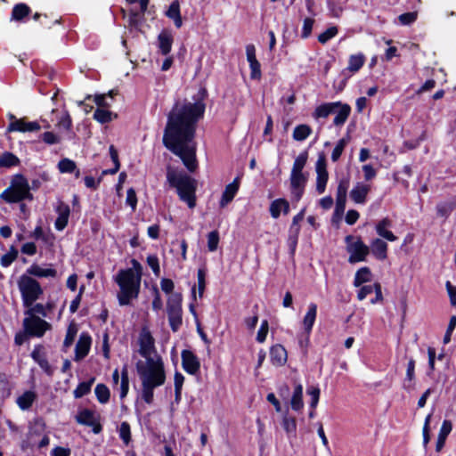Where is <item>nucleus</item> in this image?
Here are the masks:
<instances>
[{
	"mask_svg": "<svg viewBox=\"0 0 456 456\" xmlns=\"http://www.w3.org/2000/svg\"><path fill=\"white\" fill-rule=\"evenodd\" d=\"M289 180L292 197L298 201L304 193L307 178L304 174L290 173Z\"/></svg>",
	"mask_w": 456,
	"mask_h": 456,
	"instance_id": "ddd939ff",
	"label": "nucleus"
},
{
	"mask_svg": "<svg viewBox=\"0 0 456 456\" xmlns=\"http://www.w3.org/2000/svg\"><path fill=\"white\" fill-rule=\"evenodd\" d=\"M339 106L338 102H327L319 105L315 108L314 111L313 112V118L315 119L318 118H325L329 117L330 114L335 113L336 108Z\"/></svg>",
	"mask_w": 456,
	"mask_h": 456,
	"instance_id": "393cba45",
	"label": "nucleus"
},
{
	"mask_svg": "<svg viewBox=\"0 0 456 456\" xmlns=\"http://www.w3.org/2000/svg\"><path fill=\"white\" fill-rule=\"evenodd\" d=\"M166 178L168 186L176 191L179 199L190 208H195L197 181L183 171L171 166L167 167Z\"/></svg>",
	"mask_w": 456,
	"mask_h": 456,
	"instance_id": "7ed1b4c3",
	"label": "nucleus"
},
{
	"mask_svg": "<svg viewBox=\"0 0 456 456\" xmlns=\"http://www.w3.org/2000/svg\"><path fill=\"white\" fill-rule=\"evenodd\" d=\"M174 37L168 30H162L158 36L157 46L159 52L163 55H167L172 48Z\"/></svg>",
	"mask_w": 456,
	"mask_h": 456,
	"instance_id": "a211bd4d",
	"label": "nucleus"
},
{
	"mask_svg": "<svg viewBox=\"0 0 456 456\" xmlns=\"http://www.w3.org/2000/svg\"><path fill=\"white\" fill-rule=\"evenodd\" d=\"M184 377L180 372H175L174 377L175 383V399L176 402H179L181 399L182 387L183 385Z\"/></svg>",
	"mask_w": 456,
	"mask_h": 456,
	"instance_id": "79ce46f5",
	"label": "nucleus"
},
{
	"mask_svg": "<svg viewBox=\"0 0 456 456\" xmlns=\"http://www.w3.org/2000/svg\"><path fill=\"white\" fill-rule=\"evenodd\" d=\"M129 388V379L127 369L125 367L121 371L120 398L126 396Z\"/></svg>",
	"mask_w": 456,
	"mask_h": 456,
	"instance_id": "49530a36",
	"label": "nucleus"
},
{
	"mask_svg": "<svg viewBox=\"0 0 456 456\" xmlns=\"http://www.w3.org/2000/svg\"><path fill=\"white\" fill-rule=\"evenodd\" d=\"M29 13V7L25 4H16L12 12V19L15 20H21Z\"/></svg>",
	"mask_w": 456,
	"mask_h": 456,
	"instance_id": "f704fd0d",
	"label": "nucleus"
},
{
	"mask_svg": "<svg viewBox=\"0 0 456 456\" xmlns=\"http://www.w3.org/2000/svg\"><path fill=\"white\" fill-rule=\"evenodd\" d=\"M454 208L452 203H441L436 206V212L439 216H447Z\"/></svg>",
	"mask_w": 456,
	"mask_h": 456,
	"instance_id": "5fc2aeb1",
	"label": "nucleus"
},
{
	"mask_svg": "<svg viewBox=\"0 0 456 456\" xmlns=\"http://www.w3.org/2000/svg\"><path fill=\"white\" fill-rule=\"evenodd\" d=\"M139 344V353L145 358V362L139 361L136 370L142 381V397L150 404L153 402L154 388L165 383L166 374L161 358L152 356L155 351L154 338L148 330L143 329L140 333Z\"/></svg>",
	"mask_w": 456,
	"mask_h": 456,
	"instance_id": "f03ea898",
	"label": "nucleus"
},
{
	"mask_svg": "<svg viewBox=\"0 0 456 456\" xmlns=\"http://www.w3.org/2000/svg\"><path fill=\"white\" fill-rule=\"evenodd\" d=\"M110 155L114 163V168L110 169V171H104V174L110 173L113 175L116 174L120 167L118 151L113 145L110 146Z\"/></svg>",
	"mask_w": 456,
	"mask_h": 456,
	"instance_id": "603ef678",
	"label": "nucleus"
},
{
	"mask_svg": "<svg viewBox=\"0 0 456 456\" xmlns=\"http://www.w3.org/2000/svg\"><path fill=\"white\" fill-rule=\"evenodd\" d=\"M364 63V56L362 54L351 55L348 61V69L352 72L358 71Z\"/></svg>",
	"mask_w": 456,
	"mask_h": 456,
	"instance_id": "c9c22d12",
	"label": "nucleus"
},
{
	"mask_svg": "<svg viewBox=\"0 0 456 456\" xmlns=\"http://www.w3.org/2000/svg\"><path fill=\"white\" fill-rule=\"evenodd\" d=\"M126 202L127 205L131 207L133 211L135 210L137 204V197L135 191L133 188L127 190Z\"/></svg>",
	"mask_w": 456,
	"mask_h": 456,
	"instance_id": "052dcab7",
	"label": "nucleus"
},
{
	"mask_svg": "<svg viewBox=\"0 0 456 456\" xmlns=\"http://www.w3.org/2000/svg\"><path fill=\"white\" fill-rule=\"evenodd\" d=\"M316 314L317 305L314 303H311L308 306V311L303 320L304 329L307 333H310L312 330V328L316 319Z\"/></svg>",
	"mask_w": 456,
	"mask_h": 456,
	"instance_id": "cd10ccee",
	"label": "nucleus"
},
{
	"mask_svg": "<svg viewBox=\"0 0 456 456\" xmlns=\"http://www.w3.org/2000/svg\"><path fill=\"white\" fill-rule=\"evenodd\" d=\"M149 0H126L122 7L124 15L129 16L130 25H134L138 15L143 13L148 6Z\"/></svg>",
	"mask_w": 456,
	"mask_h": 456,
	"instance_id": "9d476101",
	"label": "nucleus"
},
{
	"mask_svg": "<svg viewBox=\"0 0 456 456\" xmlns=\"http://www.w3.org/2000/svg\"><path fill=\"white\" fill-rule=\"evenodd\" d=\"M219 243V234L217 231H213L208 235V250L213 252L217 249Z\"/></svg>",
	"mask_w": 456,
	"mask_h": 456,
	"instance_id": "3c124183",
	"label": "nucleus"
},
{
	"mask_svg": "<svg viewBox=\"0 0 456 456\" xmlns=\"http://www.w3.org/2000/svg\"><path fill=\"white\" fill-rule=\"evenodd\" d=\"M270 360L275 366H283L288 360V354L285 347L280 344L270 348Z\"/></svg>",
	"mask_w": 456,
	"mask_h": 456,
	"instance_id": "f3484780",
	"label": "nucleus"
},
{
	"mask_svg": "<svg viewBox=\"0 0 456 456\" xmlns=\"http://www.w3.org/2000/svg\"><path fill=\"white\" fill-rule=\"evenodd\" d=\"M299 231L300 227H296L295 230H289V243L292 252L295 251L297 247Z\"/></svg>",
	"mask_w": 456,
	"mask_h": 456,
	"instance_id": "680f3d73",
	"label": "nucleus"
},
{
	"mask_svg": "<svg viewBox=\"0 0 456 456\" xmlns=\"http://www.w3.org/2000/svg\"><path fill=\"white\" fill-rule=\"evenodd\" d=\"M307 394L311 396L310 406L314 409L319 402L320 398V389L316 387H312L308 388Z\"/></svg>",
	"mask_w": 456,
	"mask_h": 456,
	"instance_id": "13d9d810",
	"label": "nucleus"
},
{
	"mask_svg": "<svg viewBox=\"0 0 456 456\" xmlns=\"http://www.w3.org/2000/svg\"><path fill=\"white\" fill-rule=\"evenodd\" d=\"M239 189V182L238 179H235L232 183H229L224 191L223 192L222 199L220 200V206L222 208L225 207L228 203H230L235 194L237 193Z\"/></svg>",
	"mask_w": 456,
	"mask_h": 456,
	"instance_id": "a878e982",
	"label": "nucleus"
},
{
	"mask_svg": "<svg viewBox=\"0 0 456 456\" xmlns=\"http://www.w3.org/2000/svg\"><path fill=\"white\" fill-rule=\"evenodd\" d=\"M28 308V309L25 312V314L28 316H37V314H38L45 317L47 315L45 307L42 304L32 305Z\"/></svg>",
	"mask_w": 456,
	"mask_h": 456,
	"instance_id": "09e8293b",
	"label": "nucleus"
},
{
	"mask_svg": "<svg viewBox=\"0 0 456 456\" xmlns=\"http://www.w3.org/2000/svg\"><path fill=\"white\" fill-rule=\"evenodd\" d=\"M10 118L13 121L8 126L9 132H33L40 129V125L37 121L27 122L24 118L16 119L13 115H10Z\"/></svg>",
	"mask_w": 456,
	"mask_h": 456,
	"instance_id": "4468645a",
	"label": "nucleus"
},
{
	"mask_svg": "<svg viewBox=\"0 0 456 456\" xmlns=\"http://www.w3.org/2000/svg\"><path fill=\"white\" fill-rule=\"evenodd\" d=\"M290 405L292 410L300 411L303 406V387L301 384H296L293 391V395L290 400Z\"/></svg>",
	"mask_w": 456,
	"mask_h": 456,
	"instance_id": "c756f323",
	"label": "nucleus"
},
{
	"mask_svg": "<svg viewBox=\"0 0 456 456\" xmlns=\"http://www.w3.org/2000/svg\"><path fill=\"white\" fill-rule=\"evenodd\" d=\"M197 277H198L199 297H202L204 290H205V287H206V280H205L206 274H205L204 270L199 269Z\"/></svg>",
	"mask_w": 456,
	"mask_h": 456,
	"instance_id": "bf43d9fd",
	"label": "nucleus"
},
{
	"mask_svg": "<svg viewBox=\"0 0 456 456\" xmlns=\"http://www.w3.org/2000/svg\"><path fill=\"white\" fill-rule=\"evenodd\" d=\"M306 161H307V153L306 152L300 153L296 158V159L293 163L291 173L304 174L303 168L305 167Z\"/></svg>",
	"mask_w": 456,
	"mask_h": 456,
	"instance_id": "58836bf2",
	"label": "nucleus"
},
{
	"mask_svg": "<svg viewBox=\"0 0 456 456\" xmlns=\"http://www.w3.org/2000/svg\"><path fill=\"white\" fill-rule=\"evenodd\" d=\"M338 102L339 106L336 108L333 124L337 126H340L344 125L348 118L351 112V107L348 104L342 103L340 102Z\"/></svg>",
	"mask_w": 456,
	"mask_h": 456,
	"instance_id": "b1692460",
	"label": "nucleus"
},
{
	"mask_svg": "<svg viewBox=\"0 0 456 456\" xmlns=\"http://www.w3.org/2000/svg\"><path fill=\"white\" fill-rule=\"evenodd\" d=\"M94 382V379H91L89 381L81 382L77 388L74 390L73 394L76 398H81L84 395H87L90 390L93 383Z\"/></svg>",
	"mask_w": 456,
	"mask_h": 456,
	"instance_id": "4c0bfd02",
	"label": "nucleus"
},
{
	"mask_svg": "<svg viewBox=\"0 0 456 456\" xmlns=\"http://www.w3.org/2000/svg\"><path fill=\"white\" fill-rule=\"evenodd\" d=\"M348 186H349L348 179L340 180V182L338 185L337 195H336V208H335V212H334V214L337 216H341L344 214V211L346 208V194H347Z\"/></svg>",
	"mask_w": 456,
	"mask_h": 456,
	"instance_id": "f8f14e48",
	"label": "nucleus"
},
{
	"mask_svg": "<svg viewBox=\"0 0 456 456\" xmlns=\"http://www.w3.org/2000/svg\"><path fill=\"white\" fill-rule=\"evenodd\" d=\"M348 141H349V137L342 138L338 142L337 145L335 146V148L331 153L332 161L336 162L338 160V159L340 158Z\"/></svg>",
	"mask_w": 456,
	"mask_h": 456,
	"instance_id": "c03bdc74",
	"label": "nucleus"
},
{
	"mask_svg": "<svg viewBox=\"0 0 456 456\" xmlns=\"http://www.w3.org/2000/svg\"><path fill=\"white\" fill-rule=\"evenodd\" d=\"M248 63L250 67V77L252 79L259 80L262 75L259 61L256 60Z\"/></svg>",
	"mask_w": 456,
	"mask_h": 456,
	"instance_id": "6e6d98bb",
	"label": "nucleus"
},
{
	"mask_svg": "<svg viewBox=\"0 0 456 456\" xmlns=\"http://www.w3.org/2000/svg\"><path fill=\"white\" fill-rule=\"evenodd\" d=\"M370 270L369 267H362L360 268L354 276V285L355 287L361 286L364 282H368L370 281Z\"/></svg>",
	"mask_w": 456,
	"mask_h": 456,
	"instance_id": "473e14b6",
	"label": "nucleus"
},
{
	"mask_svg": "<svg viewBox=\"0 0 456 456\" xmlns=\"http://www.w3.org/2000/svg\"><path fill=\"white\" fill-rule=\"evenodd\" d=\"M370 191V184L357 183L350 191V198L357 204H363L366 201V198Z\"/></svg>",
	"mask_w": 456,
	"mask_h": 456,
	"instance_id": "aec40b11",
	"label": "nucleus"
},
{
	"mask_svg": "<svg viewBox=\"0 0 456 456\" xmlns=\"http://www.w3.org/2000/svg\"><path fill=\"white\" fill-rule=\"evenodd\" d=\"M27 273L29 275H33L38 278L43 277H55L57 274V272L55 269L53 268H44L38 265H32L29 268L27 269Z\"/></svg>",
	"mask_w": 456,
	"mask_h": 456,
	"instance_id": "bb28decb",
	"label": "nucleus"
},
{
	"mask_svg": "<svg viewBox=\"0 0 456 456\" xmlns=\"http://www.w3.org/2000/svg\"><path fill=\"white\" fill-rule=\"evenodd\" d=\"M282 427L288 435H295L297 429L295 418L284 415L282 419Z\"/></svg>",
	"mask_w": 456,
	"mask_h": 456,
	"instance_id": "37998d69",
	"label": "nucleus"
},
{
	"mask_svg": "<svg viewBox=\"0 0 456 456\" xmlns=\"http://www.w3.org/2000/svg\"><path fill=\"white\" fill-rule=\"evenodd\" d=\"M91 341L89 335L86 333L80 335L75 348V361H80L87 355L91 346Z\"/></svg>",
	"mask_w": 456,
	"mask_h": 456,
	"instance_id": "6ab92c4d",
	"label": "nucleus"
},
{
	"mask_svg": "<svg viewBox=\"0 0 456 456\" xmlns=\"http://www.w3.org/2000/svg\"><path fill=\"white\" fill-rule=\"evenodd\" d=\"M58 167L61 173H73L77 169L76 163L69 159H61L58 164Z\"/></svg>",
	"mask_w": 456,
	"mask_h": 456,
	"instance_id": "de8ad7c7",
	"label": "nucleus"
},
{
	"mask_svg": "<svg viewBox=\"0 0 456 456\" xmlns=\"http://www.w3.org/2000/svg\"><path fill=\"white\" fill-rule=\"evenodd\" d=\"M445 287L450 297L451 304L453 306H456V287L453 286L450 281H446Z\"/></svg>",
	"mask_w": 456,
	"mask_h": 456,
	"instance_id": "774afa93",
	"label": "nucleus"
},
{
	"mask_svg": "<svg viewBox=\"0 0 456 456\" xmlns=\"http://www.w3.org/2000/svg\"><path fill=\"white\" fill-rule=\"evenodd\" d=\"M25 332L31 337H42L51 325L38 316H28L23 320Z\"/></svg>",
	"mask_w": 456,
	"mask_h": 456,
	"instance_id": "1a4fd4ad",
	"label": "nucleus"
},
{
	"mask_svg": "<svg viewBox=\"0 0 456 456\" xmlns=\"http://www.w3.org/2000/svg\"><path fill=\"white\" fill-rule=\"evenodd\" d=\"M204 111L205 104L201 100L176 103L168 115L165 128L164 145L182 159L190 172L198 167L194 136L196 124Z\"/></svg>",
	"mask_w": 456,
	"mask_h": 456,
	"instance_id": "f257e3e1",
	"label": "nucleus"
},
{
	"mask_svg": "<svg viewBox=\"0 0 456 456\" xmlns=\"http://www.w3.org/2000/svg\"><path fill=\"white\" fill-rule=\"evenodd\" d=\"M281 204L280 199L273 200L270 205V213L273 218L277 219L281 213Z\"/></svg>",
	"mask_w": 456,
	"mask_h": 456,
	"instance_id": "e2e57ef3",
	"label": "nucleus"
},
{
	"mask_svg": "<svg viewBox=\"0 0 456 456\" xmlns=\"http://www.w3.org/2000/svg\"><path fill=\"white\" fill-rule=\"evenodd\" d=\"M0 198L7 203H17L24 200H32L33 195L30 193L27 178L20 174L15 175L11 180L10 186L0 194Z\"/></svg>",
	"mask_w": 456,
	"mask_h": 456,
	"instance_id": "39448f33",
	"label": "nucleus"
},
{
	"mask_svg": "<svg viewBox=\"0 0 456 456\" xmlns=\"http://www.w3.org/2000/svg\"><path fill=\"white\" fill-rule=\"evenodd\" d=\"M312 133V128L305 124L297 126L292 134V137L295 141L302 142L305 140Z\"/></svg>",
	"mask_w": 456,
	"mask_h": 456,
	"instance_id": "7c9ffc66",
	"label": "nucleus"
},
{
	"mask_svg": "<svg viewBox=\"0 0 456 456\" xmlns=\"http://www.w3.org/2000/svg\"><path fill=\"white\" fill-rule=\"evenodd\" d=\"M391 225V220L387 217H385L377 224L376 232L380 237L387 240L388 241H395L396 240L397 237L388 230Z\"/></svg>",
	"mask_w": 456,
	"mask_h": 456,
	"instance_id": "5701e85b",
	"label": "nucleus"
},
{
	"mask_svg": "<svg viewBox=\"0 0 456 456\" xmlns=\"http://www.w3.org/2000/svg\"><path fill=\"white\" fill-rule=\"evenodd\" d=\"M452 429V422L447 419L444 420L442 427L440 428L438 436L446 439L447 436H449V434L451 433Z\"/></svg>",
	"mask_w": 456,
	"mask_h": 456,
	"instance_id": "0e129e2a",
	"label": "nucleus"
},
{
	"mask_svg": "<svg viewBox=\"0 0 456 456\" xmlns=\"http://www.w3.org/2000/svg\"><path fill=\"white\" fill-rule=\"evenodd\" d=\"M94 393H95V395L97 397V400L101 403H106L109 401V399H110V390L103 384H98L95 387Z\"/></svg>",
	"mask_w": 456,
	"mask_h": 456,
	"instance_id": "e433bc0d",
	"label": "nucleus"
},
{
	"mask_svg": "<svg viewBox=\"0 0 456 456\" xmlns=\"http://www.w3.org/2000/svg\"><path fill=\"white\" fill-rule=\"evenodd\" d=\"M370 248V252L379 260H385L387 257V244L381 239H374Z\"/></svg>",
	"mask_w": 456,
	"mask_h": 456,
	"instance_id": "4be33fe9",
	"label": "nucleus"
},
{
	"mask_svg": "<svg viewBox=\"0 0 456 456\" xmlns=\"http://www.w3.org/2000/svg\"><path fill=\"white\" fill-rule=\"evenodd\" d=\"M18 256V250L14 247H11L9 252L3 255L0 258V265L3 267H8Z\"/></svg>",
	"mask_w": 456,
	"mask_h": 456,
	"instance_id": "ea45409f",
	"label": "nucleus"
},
{
	"mask_svg": "<svg viewBox=\"0 0 456 456\" xmlns=\"http://www.w3.org/2000/svg\"><path fill=\"white\" fill-rule=\"evenodd\" d=\"M36 399L35 393L27 391L18 397L17 403L21 410H28Z\"/></svg>",
	"mask_w": 456,
	"mask_h": 456,
	"instance_id": "72a5a7b5",
	"label": "nucleus"
},
{
	"mask_svg": "<svg viewBox=\"0 0 456 456\" xmlns=\"http://www.w3.org/2000/svg\"><path fill=\"white\" fill-rule=\"evenodd\" d=\"M56 211L58 213V217L54 225L58 231H62L68 224L70 209L67 204L61 202L58 205Z\"/></svg>",
	"mask_w": 456,
	"mask_h": 456,
	"instance_id": "412c9836",
	"label": "nucleus"
},
{
	"mask_svg": "<svg viewBox=\"0 0 456 456\" xmlns=\"http://www.w3.org/2000/svg\"><path fill=\"white\" fill-rule=\"evenodd\" d=\"M414 370H415V362L413 359H411L407 365V370H406V379L409 381V384L403 385L404 389L411 390L413 388V386L411 384L412 380L414 379Z\"/></svg>",
	"mask_w": 456,
	"mask_h": 456,
	"instance_id": "a18cd8bd",
	"label": "nucleus"
},
{
	"mask_svg": "<svg viewBox=\"0 0 456 456\" xmlns=\"http://www.w3.org/2000/svg\"><path fill=\"white\" fill-rule=\"evenodd\" d=\"M120 292L118 294V301L121 305H126L130 303L132 298L138 296L141 273H135L134 269H126L119 272L116 279Z\"/></svg>",
	"mask_w": 456,
	"mask_h": 456,
	"instance_id": "20e7f679",
	"label": "nucleus"
},
{
	"mask_svg": "<svg viewBox=\"0 0 456 456\" xmlns=\"http://www.w3.org/2000/svg\"><path fill=\"white\" fill-rule=\"evenodd\" d=\"M167 311L170 327L175 332L183 322L181 294L174 293L169 296L167 303Z\"/></svg>",
	"mask_w": 456,
	"mask_h": 456,
	"instance_id": "6e6552de",
	"label": "nucleus"
},
{
	"mask_svg": "<svg viewBox=\"0 0 456 456\" xmlns=\"http://www.w3.org/2000/svg\"><path fill=\"white\" fill-rule=\"evenodd\" d=\"M19 164V158L12 152L5 151L0 156V167H12Z\"/></svg>",
	"mask_w": 456,
	"mask_h": 456,
	"instance_id": "2f4dec72",
	"label": "nucleus"
},
{
	"mask_svg": "<svg viewBox=\"0 0 456 456\" xmlns=\"http://www.w3.org/2000/svg\"><path fill=\"white\" fill-rule=\"evenodd\" d=\"M181 356L184 370L191 375L196 374L200 367V362L198 357L190 350H183Z\"/></svg>",
	"mask_w": 456,
	"mask_h": 456,
	"instance_id": "2eb2a0df",
	"label": "nucleus"
},
{
	"mask_svg": "<svg viewBox=\"0 0 456 456\" xmlns=\"http://www.w3.org/2000/svg\"><path fill=\"white\" fill-rule=\"evenodd\" d=\"M77 421L80 424L92 427L93 431L95 434H98L102 430V426L97 422L94 413L90 410H83L77 416Z\"/></svg>",
	"mask_w": 456,
	"mask_h": 456,
	"instance_id": "dca6fc26",
	"label": "nucleus"
},
{
	"mask_svg": "<svg viewBox=\"0 0 456 456\" xmlns=\"http://www.w3.org/2000/svg\"><path fill=\"white\" fill-rule=\"evenodd\" d=\"M42 140L47 144H55L60 142V137L52 132H45L42 135Z\"/></svg>",
	"mask_w": 456,
	"mask_h": 456,
	"instance_id": "69168bd1",
	"label": "nucleus"
},
{
	"mask_svg": "<svg viewBox=\"0 0 456 456\" xmlns=\"http://www.w3.org/2000/svg\"><path fill=\"white\" fill-rule=\"evenodd\" d=\"M316 191L318 193L322 194L324 192L326 184L329 178V174L326 169V159L324 154L319 155V158L316 161Z\"/></svg>",
	"mask_w": 456,
	"mask_h": 456,
	"instance_id": "9b49d317",
	"label": "nucleus"
},
{
	"mask_svg": "<svg viewBox=\"0 0 456 456\" xmlns=\"http://www.w3.org/2000/svg\"><path fill=\"white\" fill-rule=\"evenodd\" d=\"M18 287L21 293L23 305L26 307H30L43 293L38 281L25 274L20 277Z\"/></svg>",
	"mask_w": 456,
	"mask_h": 456,
	"instance_id": "423d86ee",
	"label": "nucleus"
},
{
	"mask_svg": "<svg viewBox=\"0 0 456 456\" xmlns=\"http://www.w3.org/2000/svg\"><path fill=\"white\" fill-rule=\"evenodd\" d=\"M166 15L173 20L175 27L180 28L183 25L181 14H180V4L178 1H174L169 5Z\"/></svg>",
	"mask_w": 456,
	"mask_h": 456,
	"instance_id": "c85d7f7f",
	"label": "nucleus"
},
{
	"mask_svg": "<svg viewBox=\"0 0 456 456\" xmlns=\"http://www.w3.org/2000/svg\"><path fill=\"white\" fill-rule=\"evenodd\" d=\"M400 24L402 26H409L412 24L417 19V13L414 12H406L399 16Z\"/></svg>",
	"mask_w": 456,
	"mask_h": 456,
	"instance_id": "864d4df0",
	"label": "nucleus"
},
{
	"mask_svg": "<svg viewBox=\"0 0 456 456\" xmlns=\"http://www.w3.org/2000/svg\"><path fill=\"white\" fill-rule=\"evenodd\" d=\"M269 330V324L266 320L263 321L260 326V329L257 331L256 341L259 343H263L266 339V336Z\"/></svg>",
	"mask_w": 456,
	"mask_h": 456,
	"instance_id": "4d7b16f0",
	"label": "nucleus"
},
{
	"mask_svg": "<svg viewBox=\"0 0 456 456\" xmlns=\"http://www.w3.org/2000/svg\"><path fill=\"white\" fill-rule=\"evenodd\" d=\"M119 436L126 444L131 441L130 426L127 422H122L119 426Z\"/></svg>",
	"mask_w": 456,
	"mask_h": 456,
	"instance_id": "8fccbe9b",
	"label": "nucleus"
},
{
	"mask_svg": "<svg viewBox=\"0 0 456 456\" xmlns=\"http://www.w3.org/2000/svg\"><path fill=\"white\" fill-rule=\"evenodd\" d=\"M375 283L373 285H365L362 286L357 294V298L359 300H363L367 296L371 294L374 290Z\"/></svg>",
	"mask_w": 456,
	"mask_h": 456,
	"instance_id": "338daca9",
	"label": "nucleus"
},
{
	"mask_svg": "<svg viewBox=\"0 0 456 456\" xmlns=\"http://www.w3.org/2000/svg\"><path fill=\"white\" fill-rule=\"evenodd\" d=\"M346 243V251L349 254L348 262L355 264L364 262L370 254V248L359 237L347 235L345 239Z\"/></svg>",
	"mask_w": 456,
	"mask_h": 456,
	"instance_id": "0eeeda50",
	"label": "nucleus"
},
{
	"mask_svg": "<svg viewBox=\"0 0 456 456\" xmlns=\"http://www.w3.org/2000/svg\"><path fill=\"white\" fill-rule=\"evenodd\" d=\"M114 117H116V115H114ZM94 118L98 122L104 124L110 122L112 120L113 113L110 110L99 108L94 111Z\"/></svg>",
	"mask_w": 456,
	"mask_h": 456,
	"instance_id": "a19ab883",
	"label": "nucleus"
}]
</instances>
